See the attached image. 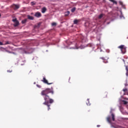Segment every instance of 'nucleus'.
I'll return each instance as SVG.
<instances>
[{
    "label": "nucleus",
    "mask_w": 128,
    "mask_h": 128,
    "mask_svg": "<svg viewBox=\"0 0 128 128\" xmlns=\"http://www.w3.org/2000/svg\"><path fill=\"white\" fill-rule=\"evenodd\" d=\"M48 94H54V90L50 88H47L42 90L41 92V95L44 96V100H49L50 104H52L54 102V100L50 98V96L48 95Z\"/></svg>",
    "instance_id": "f257e3e1"
},
{
    "label": "nucleus",
    "mask_w": 128,
    "mask_h": 128,
    "mask_svg": "<svg viewBox=\"0 0 128 128\" xmlns=\"http://www.w3.org/2000/svg\"><path fill=\"white\" fill-rule=\"evenodd\" d=\"M118 48L120 50L121 52L123 54H124L126 52V48L124 45H120L118 47Z\"/></svg>",
    "instance_id": "f03ea898"
},
{
    "label": "nucleus",
    "mask_w": 128,
    "mask_h": 128,
    "mask_svg": "<svg viewBox=\"0 0 128 128\" xmlns=\"http://www.w3.org/2000/svg\"><path fill=\"white\" fill-rule=\"evenodd\" d=\"M50 100H45V102H43V104H44L45 106H47L48 108V110H50Z\"/></svg>",
    "instance_id": "7ed1b4c3"
},
{
    "label": "nucleus",
    "mask_w": 128,
    "mask_h": 128,
    "mask_svg": "<svg viewBox=\"0 0 128 128\" xmlns=\"http://www.w3.org/2000/svg\"><path fill=\"white\" fill-rule=\"evenodd\" d=\"M42 82H44V84H54L52 82L48 83V82L45 77L43 78V80H42Z\"/></svg>",
    "instance_id": "20e7f679"
},
{
    "label": "nucleus",
    "mask_w": 128,
    "mask_h": 128,
    "mask_svg": "<svg viewBox=\"0 0 128 128\" xmlns=\"http://www.w3.org/2000/svg\"><path fill=\"white\" fill-rule=\"evenodd\" d=\"M12 8L15 10H18V8H20V5L16 4H12Z\"/></svg>",
    "instance_id": "39448f33"
},
{
    "label": "nucleus",
    "mask_w": 128,
    "mask_h": 128,
    "mask_svg": "<svg viewBox=\"0 0 128 128\" xmlns=\"http://www.w3.org/2000/svg\"><path fill=\"white\" fill-rule=\"evenodd\" d=\"M34 16H36V18H40V16H42V14L40 12H36Z\"/></svg>",
    "instance_id": "423d86ee"
},
{
    "label": "nucleus",
    "mask_w": 128,
    "mask_h": 128,
    "mask_svg": "<svg viewBox=\"0 0 128 128\" xmlns=\"http://www.w3.org/2000/svg\"><path fill=\"white\" fill-rule=\"evenodd\" d=\"M107 122L112 124V120H110V116L107 118Z\"/></svg>",
    "instance_id": "0eeeda50"
},
{
    "label": "nucleus",
    "mask_w": 128,
    "mask_h": 128,
    "mask_svg": "<svg viewBox=\"0 0 128 128\" xmlns=\"http://www.w3.org/2000/svg\"><path fill=\"white\" fill-rule=\"evenodd\" d=\"M40 24H42V22H40L39 23H38L35 26V28H38L40 26Z\"/></svg>",
    "instance_id": "6e6552de"
},
{
    "label": "nucleus",
    "mask_w": 128,
    "mask_h": 128,
    "mask_svg": "<svg viewBox=\"0 0 128 128\" xmlns=\"http://www.w3.org/2000/svg\"><path fill=\"white\" fill-rule=\"evenodd\" d=\"M46 12V7H44L42 8V14H44V12Z\"/></svg>",
    "instance_id": "1a4fd4ad"
},
{
    "label": "nucleus",
    "mask_w": 128,
    "mask_h": 128,
    "mask_svg": "<svg viewBox=\"0 0 128 128\" xmlns=\"http://www.w3.org/2000/svg\"><path fill=\"white\" fill-rule=\"evenodd\" d=\"M28 20H34V17L32 16H30V15L28 16Z\"/></svg>",
    "instance_id": "9d476101"
},
{
    "label": "nucleus",
    "mask_w": 128,
    "mask_h": 128,
    "mask_svg": "<svg viewBox=\"0 0 128 128\" xmlns=\"http://www.w3.org/2000/svg\"><path fill=\"white\" fill-rule=\"evenodd\" d=\"M101 58L103 62H104L105 64H106V62H108V60H106V59H104V58L102 57V58Z\"/></svg>",
    "instance_id": "9b49d317"
},
{
    "label": "nucleus",
    "mask_w": 128,
    "mask_h": 128,
    "mask_svg": "<svg viewBox=\"0 0 128 128\" xmlns=\"http://www.w3.org/2000/svg\"><path fill=\"white\" fill-rule=\"evenodd\" d=\"M18 24H20V22L18 21H16V22H14V26H18Z\"/></svg>",
    "instance_id": "f8f14e48"
},
{
    "label": "nucleus",
    "mask_w": 128,
    "mask_h": 128,
    "mask_svg": "<svg viewBox=\"0 0 128 128\" xmlns=\"http://www.w3.org/2000/svg\"><path fill=\"white\" fill-rule=\"evenodd\" d=\"M111 116H112V120L113 122H114V120H116V118H114V114H111Z\"/></svg>",
    "instance_id": "ddd939ff"
},
{
    "label": "nucleus",
    "mask_w": 128,
    "mask_h": 128,
    "mask_svg": "<svg viewBox=\"0 0 128 128\" xmlns=\"http://www.w3.org/2000/svg\"><path fill=\"white\" fill-rule=\"evenodd\" d=\"M86 104L87 106H90V100L89 99L87 100Z\"/></svg>",
    "instance_id": "4468645a"
},
{
    "label": "nucleus",
    "mask_w": 128,
    "mask_h": 128,
    "mask_svg": "<svg viewBox=\"0 0 128 128\" xmlns=\"http://www.w3.org/2000/svg\"><path fill=\"white\" fill-rule=\"evenodd\" d=\"M110 2H113V4H116L117 2L116 0H109Z\"/></svg>",
    "instance_id": "2eb2a0df"
},
{
    "label": "nucleus",
    "mask_w": 128,
    "mask_h": 128,
    "mask_svg": "<svg viewBox=\"0 0 128 128\" xmlns=\"http://www.w3.org/2000/svg\"><path fill=\"white\" fill-rule=\"evenodd\" d=\"M26 22H28V19H24V20H22V24H26Z\"/></svg>",
    "instance_id": "dca6fc26"
},
{
    "label": "nucleus",
    "mask_w": 128,
    "mask_h": 128,
    "mask_svg": "<svg viewBox=\"0 0 128 128\" xmlns=\"http://www.w3.org/2000/svg\"><path fill=\"white\" fill-rule=\"evenodd\" d=\"M11 42L9 41H6V43L4 44V46L6 44H10Z\"/></svg>",
    "instance_id": "f3484780"
},
{
    "label": "nucleus",
    "mask_w": 128,
    "mask_h": 128,
    "mask_svg": "<svg viewBox=\"0 0 128 128\" xmlns=\"http://www.w3.org/2000/svg\"><path fill=\"white\" fill-rule=\"evenodd\" d=\"M78 22V20H75L74 21V24H77Z\"/></svg>",
    "instance_id": "a211bd4d"
},
{
    "label": "nucleus",
    "mask_w": 128,
    "mask_h": 128,
    "mask_svg": "<svg viewBox=\"0 0 128 128\" xmlns=\"http://www.w3.org/2000/svg\"><path fill=\"white\" fill-rule=\"evenodd\" d=\"M71 12H76V8H73L71 10Z\"/></svg>",
    "instance_id": "6ab92c4d"
},
{
    "label": "nucleus",
    "mask_w": 128,
    "mask_h": 128,
    "mask_svg": "<svg viewBox=\"0 0 128 128\" xmlns=\"http://www.w3.org/2000/svg\"><path fill=\"white\" fill-rule=\"evenodd\" d=\"M102 16H104V14H100L98 16V18H100H100H102Z\"/></svg>",
    "instance_id": "aec40b11"
},
{
    "label": "nucleus",
    "mask_w": 128,
    "mask_h": 128,
    "mask_svg": "<svg viewBox=\"0 0 128 128\" xmlns=\"http://www.w3.org/2000/svg\"><path fill=\"white\" fill-rule=\"evenodd\" d=\"M52 26H56V22H53L52 24Z\"/></svg>",
    "instance_id": "412c9836"
},
{
    "label": "nucleus",
    "mask_w": 128,
    "mask_h": 128,
    "mask_svg": "<svg viewBox=\"0 0 128 128\" xmlns=\"http://www.w3.org/2000/svg\"><path fill=\"white\" fill-rule=\"evenodd\" d=\"M86 48V46H84V45H81L80 46V48Z\"/></svg>",
    "instance_id": "4be33fe9"
},
{
    "label": "nucleus",
    "mask_w": 128,
    "mask_h": 128,
    "mask_svg": "<svg viewBox=\"0 0 128 128\" xmlns=\"http://www.w3.org/2000/svg\"><path fill=\"white\" fill-rule=\"evenodd\" d=\"M66 14L65 16H68V14H70V12L69 11H67Z\"/></svg>",
    "instance_id": "5701e85b"
},
{
    "label": "nucleus",
    "mask_w": 128,
    "mask_h": 128,
    "mask_svg": "<svg viewBox=\"0 0 128 128\" xmlns=\"http://www.w3.org/2000/svg\"><path fill=\"white\" fill-rule=\"evenodd\" d=\"M12 22H18V20L16 19V18L12 20Z\"/></svg>",
    "instance_id": "b1692460"
},
{
    "label": "nucleus",
    "mask_w": 128,
    "mask_h": 128,
    "mask_svg": "<svg viewBox=\"0 0 128 128\" xmlns=\"http://www.w3.org/2000/svg\"><path fill=\"white\" fill-rule=\"evenodd\" d=\"M122 102H123L124 104H128V102H126V100H123Z\"/></svg>",
    "instance_id": "393cba45"
},
{
    "label": "nucleus",
    "mask_w": 128,
    "mask_h": 128,
    "mask_svg": "<svg viewBox=\"0 0 128 128\" xmlns=\"http://www.w3.org/2000/svg\"><path fill=\"white\" fill-rule=\"evenodd\" d=\"M0 46H4V44L2 42H0Z\"/></svg>",
    "instance_id": "a878e982"
},
{
    "label": "nucleus",
    "mask_w": 128,
    "mask_h": 128,
    "mask_svg": "<svg viewBox=\"0 0 128 128\" xmlns=\"http://www.w3.org/2000/svg\"><path fill=\"white\" fill-rule=\"evenodd\" d=\"M123 92H128V89L127 88L123 89Z\"/></svg>",
    "instance_id": "bb28decb"
},
{
    "label": "nucleus",
    "mask_w": 128,
    "mask_h": 128,
    "mask_svg": "<svg viewBox=\"0 0 128 128\" xmlns=\"http://www.w3.org/2000/svg\"><path fill=\"white\" fill-rule=\"evenodd\" d=\"M125 68H126V71H128V66H125Z\"/></svg>",
    "instance_id": "cd10ccee"
},
{
    "label": "nucleus",
    "mask_w": 128,
    "mask_h": 128,
    "mask_svg": "<svg viewBox=\"0 0 128 128\" xmlns=\"http://www.w3.org/2000/svg\"><path fill=\"white\" fill-rule=\"evenodd\" d=\"M32 6H34L36 4V3L34 2H31Z\"/></svg>",
    "instance_id": "c85d7f7f"
},
{
    "label": "nucleus",
    "mask_w": 128,
    "mask_h": 128,
    "mask_svg": "<svg viewBox=\"0 0 128 128\" xmlns=\"http://www.w3.org/2000/svg\"><path fill=\"white\" fill-rule=\"evenodd\" d=\"M126 75L128 76V70L126 71Z\"/></svg>",
    "instance_id": "c756f323"
},
{
    "label": "nucleus",
    "mask_w": 128,
    "mask_h": 128,
    "mask_svg": "<svg viewBox=\"0 0 128 128\" xmlns=\"http://www.w3.org/2000/svg\"><path fill=\"white\" fill-rule=\"evenodd\" d=\"M36 86H38V88H42V86H40L38 84H37Z\"/></svg>",
    "instance_id": "7c9ffc66"
},
{
    "label": "nucleus",
    "mask_w": 128,
    "mask_h": 128,
    "mask_svg": "<svg viewBox=\"0 0 128 128\" xmlns=\"http://www.w3.org/2000/svg\"><path fill=\"white\" fill-rule=\"evenodd\" d=\"M8 72H12V70H8Z\"/></svg>",
    "instance_id": "2f4dec72"
},
{
    "label": "nucleus",
    "mask_w": 128,
    "mask_h": 128,
    "mask_svg": "<svg viewBox=\"0 0 128 128\" xmlns=\"http://www.w3.org/2000/svg\"><path fill=\"white\" fill-rule=\"evenodd\" d=\"M122 60L124 62V64H126V60H124V59H122Z\"/></svg>",
    "instance_id": "473e14b6"
},
{
    "label": "nucleus",
    "mask_w": 128,
    "mask_h": 128,
    "mask_svg": "<svg viewBox=\"0 0 128 128\" xmlns=\"http://www.w3.org/2000/svg\"><path fill=\"white\" fill-rule=\"evenodd\" d=\"M120 4H121V6H122V2L120 1Z\"/></svg>",
    "instance_id": "72a5a7b5"
},
{
    "label": "nucleus",
    "mask_w": 128,
    "mask_h": 128,
    "mask_svg": "<svg viewBox=\"0 0 128 128\" xmlns=\"http://www.w3.org/2000/svg\"><path fill=\"white\" fill-rule=\"evenodd\" d=\"M100 125H97V128H100Z\"/></svg>",
    "instance_id": "f704fd0d"
},
{
    "label": "nucleus",
    "mask_w": 128,
    "mask_h": 128,
    "mask_svg": "<svg viewBox=\"0 0 128 128\" xmlns=\"http://www.w3.org/2000/svg\"><path fill=\"white\" fill-rule=\"evenodd\" d=\"M106 96H108V93H106Z\"/></svg>",
    "instance_id": "c9c22d12"
},
{
    "label": "nucleus",
    "mask_w": 128,
    "mask_h": 128,
    "mask_svg": "<svg viewBox=\"0 0 128 128\" xmlns=\"http://www.w3.org/2000/svg\"><path fill=\"white\" fill-rule=\"evenodd\" d=\"M128 86V84H126L125 86Z\"/></svg>",
    "instance_id": "e433bc0d"
},
{
    "label": "nucleus",
    "mask_w": 128,
    "mask_h": 128,
    "mask_svg": "<svg viewBox=\"0 0 128 128\" xmlns=\"http://www.w3.org/2000/svg\"><path fill=\"white\" fill-rule=\"evenodd\" d=\"M0 16H1V15H0Z\"/></svg>",
    "instance_id": "4c0bfd02"
},
{
    "label": "nucleus",
    "mask_w": 128,
    "mask_h": 128,
    "mask_svg": "<svg viewBox=\"0 0 128 128\" xmlns=\"http://www.w3.org/2000/svg\"><path fill=\"white\" fill-rule=\"evenodd\" d=\"M127 100H128V98Z\"/></svg>",
    "instance_id": "58836bf2"
}]
</instances>
